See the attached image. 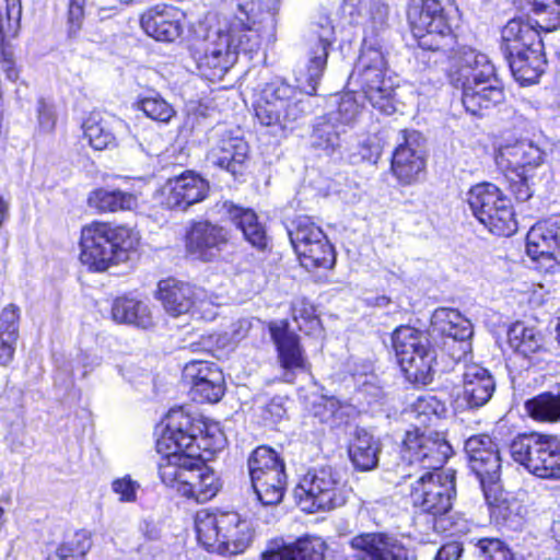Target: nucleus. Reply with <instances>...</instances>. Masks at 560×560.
<instances>
[{"label": "nucleus", "instance_id": "obj_59", "mask_svg": "<svg viewBox=\"0 0 560 560\" xmlns=\"http://www.w3.org/2000/svg\"><path fill=\"white\" fill-rule=\"evenodd\" d=\"M383 145L376 137L368 138L360 147L361 159L375 164L381 158Z\"/></svg>", "mask_w": 560, "mask_h": 560}, {"label": "nucleus", "instance_id": "obj_64", "mask_svg": "<svg viewBox=\"0 0 560 560\" xmlns=\"http://www.w3.org/2000/svg\"><path fill=\"white\" fill-rule=\"evenodd\" d=\"M463 548L460 544L456 541H452L448 544L443 545L434 560H458L462 555Z\"/></svg>", "mask_w": 560, "mask_h": 560}, {"label": "nucleus", "instance_id": "obj_33", "mask_svg": "<svg viewBox=\"0 0 560 560\" xmlns=\"http://www.w3.org/2000/svg\"><path fill=\"white\" fill-rule=\"evenodd\" d=\"M122 125L117 117L92 112L82 124L84 139L94 150L113 149L117 145L116 131Z\"/></svg>", "mask_w": 560, "mask_h": 560}, {"label": "nucleus", "instance_id": "obj_42", "mask_svg": "<svg viewBox=\"0 0 560 560\" xmlns=\"http://www.w3.org/2000/svg\"><path fill=\"white\" fill-rule=\"evenodd\" d=\"M345 131L327 114L317 118L311 136L312 145L327 155L335 153L341 145L340 135Z\"/></svg>", "mask_w": 560, "mask_h": 560}, {"label": "nucleus", "instance_id": "obj_31", "mask_svg": "<svg viewBox=\"0 0 560 560\" xmlns=\"http://www.w3.org/2000/svg\"><path fill=\"white\" fill-rule=\"evenodd\" d=\"M312 42L306 72V82L310 88L306 91L307 95L315 94L326 68L329 48L336 42L335 26L328 18H322L317 23Z\"/></svg>", "mask_w": 560, "mask_h": 560}, {"label": "nucleus", "instance_id": "obj_29", "mask_svg": "<svg viewBox=\"0 0 560 560\" xmlns=\"http://www.w3.org/2000/svg\"><path fill=\"white\" fill-rule=\"evenodd\" d=\"M202 291L189 283L176 279H165L159 282L158 299L164 311L172 317H178L196 312L205 302Z\"/></svg>", "mask_w": 560, "mask_h": 560}, {"label": "nucleus", "instance_id": "obj_16", "mask_svg": "<svg viewBox=\"0 0 560 560\" xmlns=\"http://www.w3.org/2000/svg\"><path fill=\"white\" fill-rule=\"evenodd\" d=\"M455 493L453 470L425 471L411 483L410 499L422 512L442 515L451 510Z\"/></svg>", "mask_w": 560, "mask_h": 560}, {"label": "nucleus", "instance_id": "obj_24", "mask_svg": "<svg viewBox=\"0 0 560 560\" xmlns=\"http://www.w3.org/2000/svg\"><path fill=\"white\" fill-rule=\"evenodd\" d=\"M269 330L277 347L283 378L285 382L292 383L298 373L308 370V362L300 345V339L288 329V324L284 322L271 323Z\"/></svg>", "mask_w": 560, "mask_h": 560}, {"label": "nucleus", "instance_id": "obj_47", "mask_svg": "<svg viewBox=\"0 0 560 560\" xmlns=\"http://www.w3.org/2000/svg\"><path fill=\"white\" fill-rule=\"evenodd\" d=\"M235 14L232 16H224L219 21H237L242 24L240 34L248 33V30L254 31L260 36L257 27L264 14L261 3L259 0H235Z\"/></svg>", "mask_w": 560, "mask_h": 560}, {"label": "nucleus", "instance_id": "obj_10", "mask_svg": "<svg viewBox=\"0 0 560 560\" xmlns=\"http://www.w3.org/2000/svg\"><path fill=\"white\" fill-rule=\"evenodd\" d=\"M392 342L406 377L413 383L429 384L435 355L427 334L411 326H400L394 330Z\"/></svg>", "mask_w": 560, "mask_h": 560}, {"label": "nucleus", "instance_id": "obj_20", "mask_svg": "<svg viewBox=\"0 0 560 560\" xmlns=\"http://www.w3.org/2000/svg\"><path fill=\"white\" fill-rule=\"evenodd\" d=\"M545 152L526 139H505L499 143L495 163L503 172L538 173L544 164Z\"/></svg>", "mask_w": 560, "mask_h": 560}, {"label": "nucleus", "instance_id": "obj_39", "mask_svg": "<svg viewBox=\"0 0 560 560\" xmlns=\"http://www.w3.org/2000/svg\"><path fill=\"white\" fill-rule=\"evenodd\" d=\"M381 442L364 429H358L349 446V456L353 466L361 471L376 468Z\"/></svg>", "mask_w": 560, "mask_h": 560}, {"label": "nucleus", "instance_id": "obj_17", "mask_svg": "<svg viewBox=\"0 0 560 560\" xmlns=\"http://www.w3.org/2000/svg\"><path fill=\"white\" fill-rule=\"evenodd\" d=\"M452 455V446L439 432H421L419 429L407 431L402 441L401 460L420 470L435 471Z\"/></svg>", "mask_w": 560, "mask_h": 560}, {"label": "nucleus", "instance_id": "obj_43", "mask_svg": "<svg viewBox=\"0 0 560 560\" xmlns=\"http://www.w3.org/2000/svg\"><path fill=\"white\" fill-rule=\"evenodd\" d=\"M508 338L510 347L524 357H529L542 347L540 331L523 322H516L510 327Z\"/></svg>", "mask_w": 560, "mask_h": 560}, {"label": "nucleus", "instance_id": "obj_26", "mask_svg": "<svg viewBox=\"0 0 560 560\" xmlns=\"http://www.w3.org/2000/svg\"><path fill=\"white\" fill-rule=\"evenodd\" d=\"M402 143L396 148L392 159V172L402 185L415 183L424 171L425 161L420 150L417 131H401Z\"/></svg>", "mask_w": 560, "mask_h": 560}, {"label": "nucleus", "instance_id": "obj_15", "mask_svg": "<svg viewBox=\"0 0 560 560\" xmlns=\"http://www.w3.org/2000/svg\"><path fill=\"white\" fill-rule=\"evenodd\" d=\"M253 489L264 505L278 504L284 493L287 477L284 464L270 447H257L248 458Z\"/></svg>", "mask_w": 560, "mask_h": 560}, {"label": "nucleus", "instance_id": "obj_14", "mask_svg": "<svg viewBox=\"0 0 560 560\" xmlns=\"http://www.w3.org/2000/svg\"><path fill=\"white\" fill-rule=\"evenodd\" d=\"M288 234L304 268H332L336 261L334 247L322 228L310 217H298Z\"/></svg>", "mask_w": 560, "mask_h": 560}, {"label": "nucleus", "instance_id": "obj_50", "mask_svg": "<svg viewBox=\"0 0 560 560\" xmlns=\"http://www.w3.org/2000/svg\"><path fill=\"white\" fill-rule=\"evenodd\" d=\"M22 7L20 0H4L0 3V43L13 38L20 30Z\"/></svg>", "mask_w": 560, "mask_h": 560}, {"label": "nucleus", "instance_id": "obj_36", "mask_svg": "<svg viewBox=\"0 0 560 560\" xmlns=\"http://www.w3.org/2000/svg\"><path fill=\"white\" fill-rule=\"evenodd\" d=\"M112 318L118 324L132 325L142 329H149L154 325L149 304L130 296H119L114 300Z\"/></svg>", "mask_w": 560, "mask_h": 560}, {"label": "nucleus", "instance_id": "obj_60", "mask_svg": "<svg viewBox=\"0 0 560 560\" xmlns=\"http://www.w3.org/2000/svg\"><path fill=\"white\" fill-rule=\"evenodd\" d=\"M84 5L85 0H70L69 3V12H68V21H69V32L71 34L77 33L84 18Z\"/></svg>", "mask_w": 560, "mask_h": 560}, {"label": "nucleus", "instance_id": "obj_61", "mask_svg": "<svg viewBox=\"0 0 560 560\" xmlns=\"http://www.w3.org/2000/svg\"><path fill=\"white\" fill-rule=\"evenodd\" d=\"M79 363L84 369L83 376L98 368L103 362V357L97 350L91 349L82 351L78 357Z\"/></svg>", "mask_w": 560, "mask_h": 560}, {"label": "nucleus", "instance_id": "obj_46", "mask_svg": "<svg viewBox=\"0 0 560 560\" xmlns=\"http://www.w3.org/2000/svg\"><path fill=\"white\" fill-rule=\"evenodd\" d=\"M527 413L534 420L541 422L560 421V393L546 392L525 402Z\"/></svg>", "mask_w": 560, "mask_h": 560}, {"label": "nucleus", "instance_id": "obj_35", "mask_svg": "<svg viewBox=\"0 0 560 560\" xmlns=\"http://www.w3.org/2000/svg\"><path fill=\"white\" fill-rule=\"evenodd\" d=\"M223 537L218 555L232 556L244 552L249 546L253 532L249 523L236 512H226L223 521Z\"/></svg>", "mask_w": 560, "mask_h": 560}, {"label": "nucleus", "instance_id": "obj_32", "mask_svg": "<svg viewBox=\"0 0 560 560\" xmlns=\"http://www.w3.org/2000/svg\"><path fill=\"white\" fill-rule=\"evenodd\" d=\"M559 245L560 219H549L536 223L526 236V252L533 260L553 259Z\"/></svg>", "mask_w": 560, "mask_h": 560}, {"label": "nucleus", "instance_id": "obj_22", "mask_svg": "<svg viewBox=\"0 0 560 560\" xmlns=\"http://www.w3.org/2000/svg\"><path fill=\"white\" fill-rule=\"evenodd\" d=\"M469 468L477 476L488 499L487 485H494L500 477L501 458L497 445L489 435H474L465 443Z\"/></svg>", "mask_w": 560, "mask_h": 560}, {"label": "nucleus", "instance_id": "obj_7", "mask_svg": "<svg viewBox=\"0 0 560 560\" xmlns=\"http://www.w3.org/2000/svg\"><path fill=\"white\" fill-rule=\"evenodd\" d=\"M225 446V436L217 425H206L183 408L172 409L166 417L165 429L156 441L159 453L174 450L201 458L199 450L217 453Z\"/></svg>", "mask_w": 560, "mask_h": 560}, {"label": "nucleus", "instance_id": "obj_57", "mask_svg": "<svg viewBox=\"0 0 560 560\" xmlns=\"http://www.w3.org/2000/svg\"><path fill=\"white\" fill-rule=\"evenodd\" d=\"M37 129L42 133H51L56 127L57 116L54 105L44 98L36 105Z\"/></svg>", "mask_w": 560, "mask_h": 560}, {"label": "nucleus", "instance_id": "obj_1", "mask_svg": "<svg viewBox=\"0 0 560 560\" xmlns=\"http://www.w3.org/2000/svg\"><path fill=\"white\" fill-rule=\"evenodd\" d=\"M447 77L451 84L462 89V103L471 115H480L502 103L503 88L486 54L460 46L448 58Z\"/></svg>", "mask_w": 560, "mask_h": 560}, {"label": "nucleus", "instance_id": "obj_6", "mask_svg": "<svg viewBox=\"0 0 560 560\" xmlns=\"http://www.w3.org/2000/svg\"><path fill=\"white\" fill-rule=\"evenodd\" d=\"M138 243V233L130 228L94 222L82 230L80 260L90 270L104 271L126 260Z\"/></svg>", "mask_w": 560, "mask_h": 560}, {"label": "nucleus", "instance_id": "obj_25", "mask_svg": "<svg viewBox=\"0 0 560 560\" xmlns=\"http://www.w3.org/2000/svg\"><path fill=\"white\" fill-rule=\"evenodd\" d=\"M183 20L184 14L177 8L159 3L142 13L140 24L148 36L172 43L183 33Z\"/></svg>", "mask_w": 560, "mask_h": 560}, {"label": "nucleus", "instance_id": "obj_23", "mask_svg": "<svg viewBox=\"0 0 560 560\" xmlns=\"http://www.w3.org/2000/svg\"><path fill=\"white\" fill-rule=\"evenodd\" d=\"M228 240V232L222 226L209 221L194 222L185 234V250L191 259L212 261L219 257Z\"/></svg>", "mask_w": 560, "mask_h": 560}, {"label": "nucleus", "instance_id": "obj_19", "mask_svg": "<svg viewBox=\"0 0 560 560\" xmlns=\"http://www.w3.org/2000/svg\"><path fill=\"white\" fill-rule=\"evenodd\" d=\"M183 381L189 387L191 399L198 402H217L224 395L225 382L217 364L194 360L185 364Z\"/></svg>", "mask_w": 560, "mask_h": 560}, {"label": "nucleus", "instance_id": "obj_9", "mask_svg": "<svg viewBox=\"0 0 560 560\" xmlns=\"http://www.w3.org/2000/svg\"><path fill=\"white\" fill-rule=\"evenodd\" d=\"M466 201L474 217L492 234L510 236L517 230L510 199L494 184L472 186Z\"/></svg>", "mask_w": 560, "mask_h": 560}, {"label": "nucleus", "instance_id": "obj_40", "mask_svg": "<svg viewBox=\"0 0 560 560\" xmlns=\"http://www.w3.org/2000/svg\"><path fill=\"white\" fill-rule=\"evenodd\" d=\"M88 203L98 212H116L138 208V196L122 190L98 188L90 192Z\"/></svg>", "mask_w": 560, "mask_h": 560}, {"label": "nucleus", "instance_id": "obj_28", "mask_svg": "<svg viewBox=\"0 0 560 560\" xmlns=\"http://www.w3.org/2000/svg\"><path fill=\"white\" fill-rule=\"evenodd\" d=\"M325 550V541L317 536H303L294 542L276 537L267 541L261 560H323Z\"/></svg>", "mask_w": 560, "mask_h": 560}, {"label": "nucleus", "instance_id": "obj_30", "mask_svg": "<svg viewBox=\"0 0 560 560\" xmlns=\"http://www.w3.org/2000/svg\"><path fill=\"white\" fill-rule=\"evenodd\" d=\"M495 390L491 373L477 363L465 365L463 372V393L457 400V408L477 409L485 406Z\"/></svg>", "mask_w": 560, "mask_h": 560}, {"label": "nucleus", "instance_id": "obj_45", "mask_svg": "<svg viewBox=\"0 0 560 560\" xmlns=\"http://www.w3.org/2000/svg\"><path fill=\"white\" fill-rule=\"evenodd\" d=\"M230 215L244 237L255 247L265 248L267 237L264 226L258 222L256 213L250 209L234 208Z\"/></svg>", "mask_w": 560, "mask_h": 560}, {"label": "nucleus", "instance_id": "obj_37", "mask_svg": "<svg viewBox=\"0 0 560 560\" xmlns=\"http://www.w3.org/2000/svg\"><path fill=\"white\" fill-rule=\"evenodd\" d=\"M20 308L15 304L4 306L0 313V364L12 363L20 337Z\"/></svg>", "mask_w": 560, "mask_h": 560}, {"label": "nucleus", "instance_id": "obj_49", "mask_svg": "<svg viewBox=\"0 0 560 560\" xmlns=\"http://www.w3.org/2000/svg\"><path fill=\"white\" fill-rule=\"evenodd\" d=\"M92 547L91 534L88 530H78L63 541L47 560H67L73 557L85 556Z\"/></svg>", "mask_w": 560, "mask_h": 560}, {"label": "nucleus", "instance_id": "obj_53", "mask_svg": "<svg viewBox=\"0 0 560 560\" xmlns=\"http://www.w3.org/2000/svg\"><path fill=\"white\" fill-rule=\"evenodd\" d=\"M292 316L300 330L306 334H315L320 329V322L316 315L314 305L306 299H296L292 303Z\"/></svg>", "mask_w": 560, "mask_h": 560}, {"label": "nucleus", "instance_id": "obj_55", "mask_svg": "<svg viewBox=\"0 0 560 560\" xmlns=\"http://www.w3.org/2000/svg\"><path fill=\"white\" fill-rule=\"evenodd\" d=\"M511 191L518 201H527L534 194V187L539 177L538 173H512Z\"/></svg>", "mask_w": 560, "mask_h": 560}, {"label": "nucleus", "instance_id": "obj_38", "mask_svg": "<svg viewBox=\"0 0 560 560\" xmlns=\"http://www.w3.org/2000/svg\"><path fill=\"white\" fill-rule=\"evenodd\" d=\"M226 512L202 509L196 513L195 529L198 542L209 552L218 553L223 537V521Z\"/></svg>", "mask_w": 560, "mask_h": 560}, {"label": "nucleus", "instance_id": "obj_63", "mask_svg": "<svg viewBox=\"0 0 560 560\" xmlns=\"http://www.w3.org/2000/svg\"><path fill=\"white\" fill-rule=\"evenodd\" d=\"M237 329L233 331V336L230 338L226 335H218L215 336V340L218 343V348H225L230 346L232 342H236L241 340L246 332L248 331L249 325L247 320H240L237 324Z\"/></svg>", "mask_w": 560, "mask_h": 560}, {"label": "nucleus", "instance_id": "obj_5", "mask_svg": "<svg viewBox=\"0 0 560 560\" xmlns=\"http://www.w3.org/2000/svg\"><path fill=\"white\" fill-rule=\"evenodd\" d=\"M349 85L361 89L370 104L385 115L396 112V81L389 74L380 46L363 40L358 61L349 75Z\"/></svg>", "mask_w": 560, "mask_h": 560}, {"label": "nucleus", "instance_id": "obj_12", "mask_svg": "<svg viewBox=\"0 0 560 560\" xmlns=\"http://www.w3.org/2000/svg\"><path fill=\"white\" fill-rule=\"evenodd\" d=\"M512 458L542 479L560 478V440L553 435L524 434L510 444Z\"/></svg>", "mask_w": 560, "mask_h": 560}, {"label": "nucleus", "instance_id": "obj_13", "mask_svg": "<svg viewBox=\"0 0 560 560\" xmlns=\"http://www.w3.org/2000/svg\"><path fill=\"white\" fill-rule=\"evenodd\" d=\"M304 93L281 79L267 83L255 105L261 125L281 126L298 120L305 112Z\"/></svg>", "mask_w": 560, "mask_h": 560}, {"label": "nucleus", "instance_id": "obj_11", "mask_svg": "<svg viewBox=\"0 0 560 560\" xmlns=\"http://www.w3.org/2000/svg\"><path fill=\"white\" fill-rule=\"evenodd\" d=\"M348 490L331 467L308 470L294 489V498L303 511L315 513L342 506Z\"/></svg>", "mask_w": 560, "mask_h": 560}, {"label": "nucleus", "instance_id": "obj_8", "mask_svg": "<svg viewBox=\"0 0 560 560\" xmlns=\"http://www.w3.org/2000/svg\"><path fill=\"white\" fill-rule=\"evenodd\" d=\"M455 13L454 0H409L407 16L423 48L445 50L454 40Z\"/></svg>", "mask_w": 560, "mask_h": 560}, {"label": "nucleus", "instance_id": "obj_62", "mask_svg": "<svg viewBox=\"0 0 560 560\" xmlns=\"http://www.w3.org/2000/svg\"><path fill=\"white\" fill-rule=\"evenodd\" d=\"M317 408L315 415L318 416L323 422H327L336 416L340 408V402L334 397H323Z\"/></svg>", "mask_w": 560, "mask_h": 560}, {"label": "nucleus", "instance_id": "obj_3", "mask_svg": "<svg viewBox=\"0 0 560 560\" xmlns=\"http://www.w3.org/2000/svg\"><path fill=\"white\" fill-rule=\"evenodd\" d=\"M161 454L159 474L166 487L199 503L209 501L218 493L220 482L201 458L174 450Z\"/></svg>", "mask_w": 560, "mask_h": 560}, {"label": "nucleus", "instance_id": "obj_58", "mask_svg": "<svg viewBox=\"0 0 560 560\" xmlns=\"http://www.w3.org/2000/svg\"><path fill=\"white\" fill-rule=\"evenodd\" d=\"M0 67L9 81L15 82L19 79L20 70L15 65L13 50L3 40L0 43Z\"/></svg>", "mask_w": 560, "mask_h": 560}, {"label": "nucleus", "instance_id": "obj_4", "mask_svg": "<svg viewBox=\"0 0 560 560\" xmlns=\"http://www.w3.org/2000/svg\"><path fill=\"white\" fill-rule=\"evenodd\" d=\"M501 38V49L515 80L521 84L537 82L546 66L540 32L529 22L512 19L502 28Z\"/></svg>", "mask_w": 560, "mask_h": 560}, {"label": "nucleus", "instance_id": "obj_52", "mask_svg": "<svg viewBox=\"0 0 560 560\" xmlns=\"http://www.w3.org/2000/svg\"><path fill=\"white\" fill-rule=\"evenodd\" d=\"M337 108L331 109L327 115L337 124L340 128L351 126L357 121L361 113V105L358 103L355 96L351 93H346L338 97L336 101Z\"/></svg>", "mask_w": 560, "mask_h": 560}, {"label": "nucleus", "instance_id": "obj_27", "mask_svg": "<svg viewBox=\"0 0 560 560\" xmlns=\"http://www.w3.org/2000/svg\"><path fill=\"white\" fill-rule=\"evenodd\" d=\"M350 547L357 560H407L408 552L395 537L381 533L354 536Z\"/></svg>", "mask_w": 560, "mask_h": 560}, {"label": "nucleus", "instance_id": "obj_56", "mask_svg": "<svg viewBox=\"0 0 560 560\" xmlns=\"http://www.w3.org/2000/svg\"><path fill=\"white\" fill-rule=\"evenodd\" d=\"M140 483L133 480L129 475L116 478L112 482V490L118 497L120 502H136Z\"/></svg>", "mask_w": 560, "mask_h": 560}, {"label": "nucleus", "instance_id": "obj_18", "mask_svg": "<svg viewBox=\"0 0 560 560\" xmlns=\"http://www.w3.org/2000/svg\"><path fill=\"white\" fill-rule=\"evenodd\" d=\"M208 142L207 160L211 164L233 175L241 172L249 148L238 129L219 125L210 132Z\"/></svg>", "mask_w": 560, "mask_h": 560}, {"label": "nucleus", "instance_id": "obj_2", "mask_svg": "<svg viewBox=\"0 0 560 560\" xmlns=\"http://www.w3.org/2000/svg\"><path fill=\"white\" fill-rule=\"evenodd\" d=\"M242 24L237 21H218L209 26L202 39L192 46V58L201 75L208 80H221L235 65L238 55L257 52L260 36L248 30L240 34Z\"/></svg>", "mask_w": 560, "mask_h": 560}, {"label": "nucleus", "instance_id": "obj_21", "mask_svg": "<svg viewBox=\"0 0 560 560\" xmlns=\"http://www.w3.org/2000/svg\"><path fill=\"white\" fill-rule=\"evenodd\" d=\"M209 191L208 182L194 172L170 178L160 190L161 205L170 210L185 211L202 201Z\"/></svg>", "mask_w": 560, "mask_h": 560}, {"label": "nucleus", "instance_id": "obj_41", "mask_svg": "<svg viewBox=\"0 0 560 560\" xmlns=\"http://www.w3.org/2000/svg\"><path fill=\"white\" fill-rule=\"evenodd\" d=\"M490 504V514L495 523L510 530H520L525 522V506L515 498H500Z\"/></svg>", "mask_w": 560, "mask_h": 560}, {"label": "nucleus", "instance_id": "obj_44", "mask_svg": "<svg viewBox=\"0 0 560 560\" xmlns=\"http://www.w3.org/2000/svg\"><path fill=\"white\" fill-rule=\"evenodd\" d=\"M535 16L538 32H553L560 27V0H522Z\"/></svg>", "mask_w": 560, "mask_h": 560}, {"label": "nucleus", "instance_id": "obj_54", "mask_svg": "<svg viewBox=\"0 0 560 560\" xmlns=\"http://www.w3.org/2000/svg\"><path fill=\"white\" fill-rule=\"evenodd\" d=\"M477 548L482 560H515L509 546L498 538H481Z\"/></svg>", "mask_w": 560, "mask_h": 560}, {"label": "nucleus", "instance_id": "obj_51", "mask_svg": "<svg viewBox=\"0 0 560 560\" xmlns=\"http://www.w3.org/2000/svg\"><path fill=\"white\" fill-rule=\"evenodd\" d=\"M138 108L152 120L167 124L175 116L174 107L161 95L153 93L139 100Z\"/></svg>", "mask_w": 560, "mask_h": 560}, {"label": "nucleus", "instance_id": "obj_48", "mask_svg": "<svg viewBox=\"0 0 560 560\" xmlns=\"http://www.w3.org/2000/svg\"><path fill=\"white\" fill-rule=\"evenodd\" d=\"M444 412L445 406L441 400L435 396L424 395L417 398L409 413L418 425L427 427L438 421Z\"/></svg>", "mask_w": 560, "mask_h": 560}, {"label": "nucleus", "instance_id": "obj_34", "mask_svg": "<svg viewBox=\"0 0 560 560\" xmlns=\"http://www.w3.org/2000/svg\"><path fill=\"white\" fill-rule=\"evenodd\" d=\"M431 327L435 334L463 342L464 351L469 347L467 340L472 335V327L457 310L448 307L435 310L431 317Z\"/></svg>", "mask_w": 560, "mask_h": 560}]
</instances>
